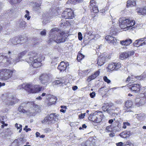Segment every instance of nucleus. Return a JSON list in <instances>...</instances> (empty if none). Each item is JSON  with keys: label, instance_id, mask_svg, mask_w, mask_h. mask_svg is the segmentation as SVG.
Here are the masks:
<instances>
[{"label": "nucleus", "instance_id": "20e7f679", "mask_svg": "<svg viewBox=\"0 0 146 146\" xmlns=\"http://www.w3.org/2000/svg\"><path fill=\"white\" fill-rule=\"evenodd\" d=\"M119 26L122 29H127V30L130 29L135 24V21L134 20H130L127 19L125 17L120 18L119 20Z\"/></svg>", "mask_w": 146, "mask_h": 146}, {"label": "nucleus", "instance_id": "de8ad7c7", "mask_svg": "<svg viewBox=\"0 0 146 146\" xmlns=\"http://www.w3.org/2000/svg\"><path fill=\"white\" fill-rule=\"evenodd\" d=\"M115 23V20L114 19H112L111 21H110L109 23V25L110 26L112 24L113 25H114V24Z\"/></svg>", "mask_w": 146, "mask_h": 146}, {"label": "nucleus", "instance_id": "69168bd1", "mask_svg": "<svg viewBox=\"0 0 146 146\" xmlns=\"http://www.w3.org/2000/svg\"><path fill=\"white\" fill-rule=\"evenodd\" d=\"M78 88V87L76 86H73L72 88V89H73V90H77Z\"/></svg>", "mask_w": 146, "mask_h": 146}, {"label": "nucleus", "instance_id": "603ef678", "mask_svg": "<svg viewBox=\"0 0 146 146\" xmlns=\"http://www.w3.org/2000/svg\"><path fill=\"white\" fill-rule=\"evenodd\" d=\"M78 38L80 40H81L82 39V34L80 32H79L78 33Z\"/></svg>", "mask_w": 146, "mask_h": 146}, {"label": "nucleus", "instance_id": "8fccbe9b", "mask_svg": "<svg viewBox=\"0 0 146 146\" xmlns=\"http://www.w3.org/2000/svg\"><path fill=\"white\" fill-rule=\"evenodd\" d=\"M90 96L91 98H94L96 95V93L94 92H93L90 94Z\"/></svg>", "mask_w": 146, "mask_h": 146}, {"label": "nucleus", "instance_id": "39448f33", "mask_svg": "<svg viewBox=\"0 0 146 146\" xmlns=\"http://www.w3.org/2000/svg\"><path fill=\"white\" fill-rule=\"evenodd\" d=\"M15 71L12 70L10 69H5L2 70L1 74V79L2 80H6L9 82L11 80V78L12 77V74Z\"/></svg>", "mask_w": 146, "mask_h": 146}, {"label": "nucleus", "instance_id": "5fc2aeb1", "mask_svg": "<svg viewBox=\"0 0 146 146\" xmlns=\"http://www.w3.org/2000/svg\"><path fill=\"white\" fill-rule=\"evenodd\" d=\"M125 145L126 146H133V144L129 141L127 142Z\"/></svg>", "mask_w": 146, "mask_h": 146}, {"label": "nucleus", "instance_id": "a878e982", "mask_svg": "<svg viewBox=\"0 0 146 146\" xmlns=\"http://www.w3.org/2000/svg\"><path fill=\"white\" fill-rule=\"evenodd\" d=\"M92 34L93 32L92 31L88 32L85 34V36H87L88 37V38L90 39L92 38V37L94 36V35Z\"/></svg>", "mask_w": 146, "mask_h": 146}, {"label": "nucleus", "instance_id": "e2e57ef3", "mask_svg": "<svg viewBox=\"0 0 146 146\" xmlns=\"http://www.w3.org/2000/svg\"><path fill=\"white\" fill-rule=\"evenodd\" d=\"M40 5H41L40 4H37L36 5V7H35V8L36 9V7H37L38 9H39Z\"/></svg>", "mask_w": 146, "mask_h": 146}, {"label": "nucleus", "instance_id": "9b49d317", "mask_svg": "<svg viewBox=\"0 0 146 146\" xmlns=\"http://www.w3.org/2000/svg\"><path fill=\"white\" fill-rule=\"evenodd\" d=\"M50 77L49 75L46 74H43L40 76L39 79L42 84H45L48 82Z\"/></svg>", "mask_w": 146, "mask_h": 146}, {"label": "nucleus", "instance_id": "13d9d810", "mask_svg": "<svg viewBox=\"0 0 146 146\" xmlns=\"http://www.w3.org/2000/svg\"><path fill=\"white\" fill-rule=\"evenodd\" d=\"M94 36L93 37H92V38H94V39H95L96 38H99L100 37V36L98 35H94Z\"/></svg>", "mask_w": 146, "mask_h": 146}, {"label": "nucleus", "instance_id": "ea45409f", "mask_svg": "<svg viewBox=\"0 0 146 146\" xmlns=\"http://www.w3.org/2000/svg\"><path fill=\"white\" fill-rule=\"evenodd\" d=\"M26 14L25 15V17L27 18V20H29L30 18V17L29 16V12L27 11H26Z\"/></svg>", "mask_w": 146, "mask_h": 146}, {"label": "nucleus", "instance_id": "680f3d73", "mask_svg": "<svg viewBox=\"0 0 146 146\" xmlns=\"http://www.w3.org/2000/svg\"><path fill=\"white\" fill-rule=\"evenodd\" d=\"M142 76H135V78H136V79H139V80H141L142 78Z\"/></svg>", "mask_w": 146, "mask_h": 146}, {"label": "nucleus", "instance_id": "e433bc0d", "mask_svg": "<svg viewBox=\"0 0 146 146\" xmlns=\"http://www.w3.org/2000/svg\"><path fill=\"white\" fill-rule=\"evenodd\" d=\"M136 115V117L138 119H141V118H142L144 116V114L143 113H140L135 115Z\"/></svg>", "mask_w": 146, "mask_h": 146}, {"label": "nucleus", "instance_id": "f03ea898", "mask_svg": "<svg viewBox=\"0 0 146 146\" xmlns=\"http://www.w3.org/2000/svg\"><path fill=\"white\" fill-rule=\"evenodd\" d=\"M29 57L26 59V61L29 64H32L33 67L35 68L39 67L41 65V59L40 56H37V54L34 51L30 52L27 54Z\"/></svg>", "mask_w": 146, "mask_h": 146}, {"label": "nucleus", "instance_id": "6ab92c4d", "mask_svg": "<svg viewBox=\"0 0 146 146\" xmlns=\"http://www.w3.org/2000/svg\"><path fill=\"white\" fill-rule=\"evenodd\" d=\"M132 42V40L129 38H127L125 40L120 41V42L121 45L126 46L129 45Z\"/></svg>", "mask_w": 146, "mask_h": 146}, {"label": "nucleus", "instance_id": "6e6d98bb", "mask_svg": "<svg viewBox=\"0 0 146 146\" xmlns=\"http://www.w3.org/2000/svg\"><path fill=\"white\" fill-rule=\"evenodd\" d=\"M120 110L118 108H116L115 109V110H114V111L116 113L117 115L119 114V111H120Z\"/></svg>", "mask_w": 146, "mask_h": 146}, {"label": "nucleus", "instance_id": "aec40b11", "mask_svg": "<svg viewBox=\"0 0 146 146\" xmlns=\"http://www.w3.org/2000/svg\"><path fill=\"white\" fill-rule=\"evenodd\" d=\"M100 73V71L98 70L97 71L95 72L94 74L89 76L87 79L88 80L90 81L96 78L99 75Z\"/></svg>", "mask_w": 146, "mask_h": 146}, {"label": "nucleus", "instance_id": "58836bf2", "mask_svg": "<svg viewBox=\"0 0 146 146\" xmlns=\"http://www.w3.org/2000/svg\"><path fill=\"white\" fill-rule=\"evenodd\" d=\"M144 103V101L142 102L141 100H140L138 102L136 103V105L137 106H139L143 104Z\"/></svg>", "mask_w": 146, "mask_h": 146}, {"label": "nucleus", "instance_id": "79ce46f5", "mask_svg": "<svg viewBox=\"0 0 146 146\" xmlns=\"http://www.w3.org/2000/svg\"><path fill=\"white\" fill-rule=\"evenodd\" d=\"M130 125V124L127 122H124L123 123V126L122 128H123L125 129L126 128L127 126H129Z\"/></svg>", "mask_w": 146, "mask_h": 146}, {"label": "nucleus", "instance_id": "c03bdc74", "mask_svg": "<svg viewBox=\"0 0 146 146\" xmlns=\"http://www.w3.org/2000/svg\"><path fill=\"white\" fill-rule=\"evenodd\" d=\"M133 76H131V77L130 76H128L127 78L126 82H129L130 81H134V80H133Z\"/></svg>", "mask_w": 146, "mask_h": 146}, {"label": "nucleus", "instance_id": "49530a36", "mask_svg": "<svg viewBox=\"0 0 146 146\" xmlns=\"http://www.w3.org/2000/svg\"><path fill=\"white\" fill-rule=\"evenodd\" d=\"M46 34V31L45 29H43L40 33V34L41 36H45Z\"/></svg>", "mask_w": 146, "mask_h": 146}, {"label": "nucleus", "instance_id": "412c9836", "mask_svg": "<svg viewBox=\"0 0 146 146\" xmlns=\"http://www.w3.org/2000/svg\"><path fill=\"white\" fill-rule=\"evenodd\" d=\"M136 5L135 0H128L127 2V7H129L130 6H135Z\"/></svg>", "mask_w": 146, "mask_h": 146}, {"label": "nucleus", "instance_id": "c756f323", "mask_svg": "<svg viewBox=\"0 0 146 146\" xmlns=\"http://www.w3.org/2000/svg\"><path fill=\"white\" fill-rule=\"evenodd\" d=\"M113 64H114V62H112L108 65V69L109 70H110L111 71L114 70V65Z\"/></svg>", "mask_w": 146, "mask_h": 146}, {"label": "nucleus", "instance_id": "5701e85b", "mask_svg": "<svg viewBox=\"0 0 146 146\" xmlns=\"http://www.w3.org/2000/svg\"><path fill=\"white\" fill-rule=\"evenodd\" d=\"M10 99L11 100H9V102L7 103L9 105H13L14 104L16 103L17 101L16 98L13 96L11 97Z\"/></svg>", "mask_w": 146, "mask_h": 146}, {"label": "nucleus", "instance_id": "4be33fe9", "mask_svg": "<svg viewBox=\"0 0 146 146\" xmlns=\"http://www.w3.org/2000/svg\"><path fill=\"white\" fill-rule=\"evenodd\" d=\"M145 39H146V38H142L137 40L133 44L134 46L136 47H139L140 46V42L144 41Z\"/></svg>", "mask_w": 146, "mask_h": 146}, {"label": "nucleus", "instance_id": "423d86ee", "mask_svg": "<svg viewBox=\"0 0 146 146\" xmlns=\"http://www.w3.org/2000/svg\"><path fill=\"white\" fill-rule=\"evenodd\" d=\"M12 54V52L10 51H9L8 52V54L9 55V58L8 57V56H3L2 55L0 57V59L3 58V60L1 61L3 63H5L6 64L8 65L9 64H15L16 62L19 61V60L20 59L21 57H19L18 56V58H17L15 60L11 58H10L11 56V54Z\"/></svg>", "mask_w": 146, "mask_h": 146}, {"label": "nucleus", "instance_id": "72a5a7b5", "mask_svg": "<svg viewBox=\"0 0 146 146\" xmlns=\"http://www.w3.org/2000/svg\"><path fill=\"white\" fill-rule=\"evenodd\" d=\"M15 126L16 128H17V129H20L19 130V132L20 133L21 132L22 130V125L19 124V126H18V124L17 123H16L15 124Z\"/></svg>", "mask_w": 146, "mask_h": 146}, {"label": "nucleus", "instance_id": "0eeeda50", "mask_svg": "<svg viewBox=\"0 0 146 146\" xmlns=\"http://www.w3.org/2000/svg\"><path fill=\"white\" fill-rule=\"evenodd\" d=\"M104 116L102 113L99 111L97 113H95L90 114L88 117L90 120L96 123L100 122Z\"/></svg>", "mask_w": 146, "mask_h": 146}, {"label": "nucleus", "instance_id": "1a4fd4ad", "mask_svg": "<svg viewBox=\"0 0 146 146\" xmlns=\"http://www.w3.org/2000/svg\"><path fill=\"white\" fill-rule=\"evenodd\" d=\"M62 15L65 19H71L74 17V14L71 9H68L62 13Z\"/></svg>", "mask_w": 146, "mask_h": 146}, {"label": "nucleus", "instance_id": "f704fd0d", "mask_svg": "<svg viewBox=\"0 0 146 146\" xmlns=\"http://www.w3.org/2000/svg\"><path fill=\"white\" fill-rule=\"evenodd\" d=\"M120 135L121 137L124 138H126L127 137V135H126L125 132H123L121 133Z\"/></svg>", "mask_w": 146, "mask_h": 146}, {"label": "nucleus", "instance_id": "3c124183", "mask_svg": "<svg viewBox=\"0 0 146 146\" xmlns=\"http://www.w3.org/2000/svg\"><path fill=\"white\" fill-rule=\"evenodd\" d=\"M1 123L3 124L1 126V127L2 128H4V126H7L8 125L7 124L5 123L4 121H1Z\"/></svg>", "mask_w": 146, "mask_h": 146}, {"label": "nucleus", "instance_id": "774afa93", "mask_svg": "<svg viewBox=\"0 0 146 146\" xmlns=\"http://www.w3.org/2000/svg\"><path fill=\"white\" fill-rule=\"evenodd\" d=\"M40 135V133L39 132H37L36 133V137H38Z\"/></svg>", "mask_w": 146, "mask_h": 146}, {"label": "nucleus", "instance_id": "4d7b16f0", "mask_svg": "<svg viewBox=\"0 0 146 146\" xmlns=\"http://www.w3.org/2000/svg\"><path fill=\"white\" fill-rule=\"evenodd\" d=\"M86 114V113H81L80 115H79V118L80 119H83L84 118L85 115Z\"/></svg>", "mask_w": 146, "mask_h": 146}, {"label": "nucleus", "instance_id": "4c0bfd02", "mask_svg": "<svg viewBox=\"0 0 146 146\" xmlns=\"http://www.w3.org/2000/svg\"><path fill=\"white\" fill-rule=\"evenodd\" d=\"M92 1H90V8H93L96 5V3L95 2H92Z\"/></svg>", "mask_w": 146, "mask_h": 146}, {"label": "nucleus", "instance_id": "09e8293b", "mask_svg": "<svg viewBox=\"0 0 146 146\" xmlns=\"http://www.w3.org/2000/svg\"><path fill=\"white\" fill-rule=\"evenodd\" d=\"M102 108L104 110V111H107L108 113H110V110L108 109V108H105L104 106H103Z\"/></svg>", "mask_w": 146, "mask_h": 146}, {"label": "nucleus", "instance_id": "cd10ccee", "mask_svg": "<svg viewBox=\"0 0 146 146\" xmlns=\"http://www.w3.org/2000/svg\"><path fill=\"white\" fill-rule=\"evenodd\" d=\"M132 104V102L129 100L125 102V105L127 108H129L131 107Z\"/></svg>", "mask_w": 146, "mask_h": 146}, {"label": "nucleus", "instance_id": "dca6fc26", "mask_svg": "<svg viewBox=\"0 0 146 146\" xmlns=\"http://www.w3.org/2000/svg\"><path fill=\"white\" fill-rule=\"evenodd\" d=\"M47 100L46 101V105L48 106H50L51 105L53 104L56 101V99L54 98L53 97H51L50 99H48V98H46Z\"/></svg>", "mask_w": 146, "mask_h": 146}, {"label": "nucleus", "instance_id": "c9c22d12", "mask_svg": "<svg viewBox=\"0 0 146 146\" xmlns=\"http://www.w3.org/2000/svg\"><path fill=\"white\" fill-rule=\"evenodd\" d=\"M106 132H111L112 131V129L111 125L107 126L106 127Z\"/></svg>", "mask_w": 146, "mask_h": 146}, {"label": "nucleus", "instance_id": "b1692460", "mask_svg": "<svg viewBox=\"0 0 146 146\" xmlns=\"http://www.w3.org/2000/svg\"><path fill=\"white\" fill-rule=\"evenodd\" d=\"M20 40L19 39L18 37H14L10 40V41L12 42L13 44H16L18 43L19 42Z\"/></svg>", "mask_w": 146, "mask_h": 146}, {"label": "nucleus", "instance_id": "338daca9", "mask_svg": "<svg viewBox=\"0 0 146 146\" xmlns=\"http://www.w3.org/2000/svg\"><path fill=\"white\" fill-rule=\"evenodd\" d=\"M60 112H62L63 113H64L66 111V109H61L60 110Z\"/></svg>", "mask_w": 146, "mask_h": 146}, {"label": "nucleus", "instance_id": "052dcab7", "mask_svg": "<svg viewBox=\"0 0 146 146\" xmlns=\"http://www.w3.org/2000/svg\"><path fill=\"white\" fill-rule=\"evenodd\" d=\"M144 41V42H143V43H140V46H143L145 44H146V39H145Z\"/></svg>", "mask_w": 146, "mask_h": 146}, {"label": "nucleus", "instance_id": "37998d69", "mask_svg": "<svg viewBox=\"0 0 146 146\" xmlns=\"http://www.w3.org/2000/svg\"><path fill=\"white\" fill-rule=\"evenodd\" d=\"M93 10V12L94 13H97L99 12V11L97 6L93 8H92Z\"/></svg>", "mask_w": 146, "mask_h": 146}, {"label": "nucleus", "instance_id": "393cba45", "mask_svg": "<svg viewBox=\"0 0 146 146\" xmlns=\"http://www.w3.org/2000/svg\"><path fill=\"white\" fill-rule=\"evenodd\" d=\"M27 103H23L22 104V106H20L18 108V110L21 113H25V112H28V109L26 110H25L23 109V106H25V104L26 105Z\"/></svg>", "mask_w": 146, "mask_h": 146}, {"label": "nucleus", "instance_id": "473e14b6", "mask_svg": "<svg viewBox=\"0 0 146 146\" xmlns=\"http://www.w3.org/2000/svg\"><path fill=\"white\" fill-rule=\"evenodd\" d=\"M66 3L68 4H75L77 3L76 0H68Z\"/></svg>", "mask_w": 146, "mask_h": 146}, {"label": "nucleus", "instance_id": "bf43d9fd", "mask_svg": "<svg viewBox=\"0 0 146 146\" xmlns=\"http://www.w3.org/2000/svg\"><path fill=\"white\" fill-rule=\"evenodd\" d=\"M125 132L126 135H127V137H128L129 136H130L131 135V133L129 131H127L126 132Z\"/></svg>", "mask_w": 146, "mask_h": 146}, {"label": "nucleus", "instance_id": "a18cd8bd", "mask_svg": "<svg viewBox=\"0 0 146 146\" xmlns=\"http://www.w3.org/2000/svg\"><path fill=\"white\" fill-rule=\"evenodd\" d=\"M26 24V23L25 21H22L20 22V25L22 27H24Z\"/></svg>", "mask_w": 146, "mask_h": 146}, {"label": "nucleus", "instance_id": "2f4dec72", "mask_svg": "<svg viewBox=\"0 0 146 146\" xmlns=\"http://www.w3.org/2000/svg\"><path fill=\"white\" fill-rule=\"evenodd\" d=\"M27 50H25L19 53L18 54V56L19 57L22 58L24 56L27 54Z\"/></svg>", "mask_w": 146, "mask_h": 146}, {"label": "nucleus", "instance_id": "6e6552de", "mask_svg": "<svg viewBox=\"0 0 146 146\" xmlns=\"http://www.w3.org/2000/svg\"><path fill=\"white\" fill-rule=\"evenodd\" d=\"M58 115L55 113H51L49 116L46 117L42 121L43 123L48 122L49 124H52L55 123Z\"/></svg>", "mask_w": 146, "mask_h": 146}, {"label": "nucleus", "instance_id": "bb28decb", "mask_svg": "<svg viewBox=\"0 0 146 146\" xmlns=\"http://www.w3.org/2000/svg\"><path fill=\"white\" fill-rule=\"evenodd\" d=\"M65 81L64 79H60L55 80L54 82L56 85H58L60 84H63L65 83Z\"/></svg>", "mask_w": 146, "mask_h": 146}, {"label": "nucleus", "instance_id": "ddd939ff", "mask_svg": "<svg viewBox=\"0 0 146 146\" xmlns=\"http://www.w3.org/2000/svg\"><path fill=\"white\" fill-rule=\"evenodd\" d=\"M140 86L139 84H132L129 86V88L133 92H137L140 90Z\"/></svg>", "mask_w": 146, "mask_h": 146}, {"label": "nucleus", "instance_id": "7ed1b4c3", "mask_svg": "<svg viewBox=\"0 0 146 146\" xmlns=\"http://www.w3.org/2000/svg\"><path fill=\"white\" fill-rule=\"evenodd\" d=\"M23 88L27 91L28 92L32 93H38L40 91L41 88L38 85H33L28 84H23L22 85L19 86L18 88L19 89Z\"/></svg>", "mask_w": 146, "mask_h": 146}, {"label": "nucleus", "instance_id": "2eb2a0df", "mask_svg": "<svg viewBox=\"0 0 146 146\" xmlns=\"http://www.w3.org/2000/svg\"><path fill=\"white\" fill-rule=\"evenodd\" d=\"M68 65V63H66L64 61H62L58 65V68L60 71H64L66 69V67Z\"/></svg>", "mask_w": 146, "mask_h": 146}, {"label": "nucleus", "instance_id": "4468645a", "mask_svg": "<svg viewBox=\"0 0 146 146\" xmlns=\"http://www.w3.org/2000/svg\"><path fill=\"white\" fill-rule=\"evenodd\" d=\"M134 53L133 51L130 52L126 51L122 53L120 55V57L121 59H123L128 58L129 56L132 55Z\"/></svg>", "mask_w": 146, "mask_h": 146}, {"label": "nucleus", "instance_id": "0e129e2a", "mask_svg": "<svg viewBox=\"0 0 146 146\" xmlns=\"http://www.w3.org/2000/svg\"><path fill=\"white\" fill-rule=\"evenodd\" d=\"M123 143L122 142H120L116 144L117 146H121L122 145Z\"/></svg>", "mask_w": 146, "mask_h": 146}, {"label": "nucleus", "instance_id": "f8f14e48", "mask_svg": "<svg viewBox=\"0 0 146 146\" xmlns=\"http://www.w3.org/2000/svg\"><path fill=\"white\" fill-rule=\"evenodd\" d=\"M106 40L109 43H112L114 45L116 44L117 42V40L115 37L111 36L108 35L105 37Z\"/></svg>", "mask_w": 146, "mask_h": 146}, {"label": "nucleus", "instance_id": "9d476101", "mask_svg": "<svg viewBox=\"0 0 146 146\" xmlns=\"http://www.w3.org/2000/svg\"><path fill=\"white\" fill-rule=\"evenodd\" d=\"M26 106L27 107L29 106L30 108L28 109V112L30 113H32L35 112L36 110L38 108V106L35 104L34 102H28L27 103Z\"/></svg>", "mask_w": 146, "mask_h": 146}, {"label": "nucleus", "instance_id": "f3484780", "mask_svg": "<svg viewBox=\"0 0 146 146\" xmlns=\"http://www.w3.org/2000/svg\"><path fill=\"white\" fill-rule=\"evenodd\" d=\"M136 11L139 15H146V7L138 8L136 9Z\"/></svg>", "mask_w": 146, "mask_h": 146}, {"label": "nucleus", "instance_id": "a19ab883", "mask_svg": "<svg viewBox=\"0 0 146 146\" xmlns=\"http://www.w3.org/2000/svg\"><path fill=\"white\" fill-rule=\"evenodd\" d=\"M103 79L105 82H107L108 84H109L110 83L111 81L110 80L108 79L107 77L106 76H104Z\"/></svg>", "mask_w": 146, "mask_h": 146}, {"label": "nucleus", "instance_id": "a211bd4d", "mask_svg": "<svg viewBox=\"0 0 146 146\" xmlns=\"http://www.w3.org/2000/svg\"><path fill=\"white\" fill-rule=\"evenodd\" d=\"M105 60L106 58L104 57H98L97 61V64L98 65L101 66L103 65L105 62Z\"/></svg>", "mask_w": 146, "mask_h": 146}, {"label": "nucleus", "instance_id": "f257e3e1", "mask_svg": "<svg viewBox=\"0 0 146 146\" xmlns=\"http://www.w3.org/2000/svg\"><path fill=\"white\" fill-rule=\"evenodd\" d=\"M49 38L50 41L53 40L57 43L64 42L67 39V34L57 28H54L51 29L49 32Z\"/></svg>", "mask_w": 146, "mask_h": 146}, {"label": "nucleus", "instance_id": "7c9ffc66", "mask_svg": "<svg viewBox=\"0 0 146 146\" xmlns=\"http://www.w3.org/2000/svg\"><path fill=\"white\" fill-rule=\"evenodd\" d=\"M84 57V56L81 53H78L77 55V60L80 62Z\"/></svg>", "mask_w": 146, "mask_h": 146}, {"label": "nucleus", "instance_id": "c85d7f7f", "mask_svg": "<svg viewBox=\"0 0 146 146\" xmlns=\"http://www.w3.org/2000/svg\"><path fill=\"white\" fill-rule=\"evenodd\" d=\"M114 70H117L119 68L121 67V64L119 63H115L114 64Z\"/></svg>", "mask_w": 146, "mask_h": 146}, {"label": "nucleus", "instance_id": "864d4df0", "mask_svg": "<svg viewBox=\"0 0 146 146\" xmlns=\"http://www.w3.org/2000/svg\"><path fill=\"white\" fill-rule=\"evenodd\" d=\"M10 2L11 4H16L18 2V0H10Z\"/></svg>", "mask_w": 146, "mask_h": 146}]
</instances>
